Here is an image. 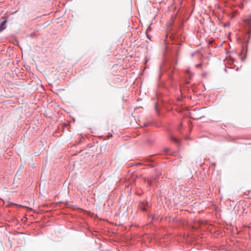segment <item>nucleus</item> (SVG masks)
Wrapping results in <instances>:
<instances>
[{
    "mask_svg": "<svg viewBox=\"0 0 251 251\" xmlns=\"http://www.w3.org/2000/svg\"><path fill=\"white\" fill-rule=\"evenodd\" d=\"M7 20L5 18H1L0 20V32L3 31L6 28V23Z\"/></svg>",
    "mask_w": 251,
    "mask_h": 251,
    "instance_id": "nucleus-1",
    "label": "nucleus"
},
{
    "mask_svg": "<svg viewBox=\"0 0 251 251\" xmlns=\"http://www.w3.org/2000/svg\"><path fill=\"white\" fill-rule=\"evenodd\" d=\"M148 202L147 201H143L141 203V205L140 206V209L143 211H146L147 210L146 206H148Z\"/></svg>",
    "mask_w": 251,
    "mask_h": 251,
    "instance_id": "nucleus-2",
    "label": "nucleus"
},
{
    "mask_svg": "<svg viewBox=\"0 0 251 251\" xmlns=\"http://www.w3.org/2000/svg\"><path fill=\"white\" fill-rule=\"evenodd\" d=\"M171 140L176 142V143H178V141L177 139H176V137H175L174 136H172L171 137Z\"/></svg>",
    "mask_w": 251,
    "mask_h": 251,
    "instance_id": "nucleus-3",
    "label": "nucleus"
},
{
    "mask_svg": "<svg viewBox=\"0 0 251 251\" xmlns=\"http://www.w3.org/2000/svg\"><path fill=\"white\" fill-rule=\"evenodd\" d=\"M148 183L149 185H151L152 183V181L151 179H148Z\"/></svg>",
    "mask_w": 251,
    "mask_h": 251,
    "instance_id": "nucleus-4",
    "label": "nucleus"
},
{
    "mask_svg": "<svg viewBox=\"0 0 251 251\" xmlns=\"http://www.w3.org/2000/svg\"><path fill=\"white\" fill-rule=\"evenodd\" d=\"M191 117H192V118L193 119H199V118H200L201 117H201H194L192 116V115H191Z\"/></svg>",
    "mask_w": 251,
    "mask_h": 251,
    "instance_id": "nucleus-5",
    "label": "nucleus"
},
{
    "mask_svg": "<svg viewBox=\"0 0 251 251\" xmlns=\"http://www.w3.org/2000/svg\"><path fill=\"white\" fill-rule=\"evenodd\" d=\"M185 73L189 75L190 71L188 70L185 71Z\"/></svg>",
    "mask_w": 251,
    "mask_h": 251,
    "instance_id": "nucleus-6",
    "label": "nucleus"
},
{
    "mask_svg": "<svg viewBox=\"0 0 251 251\" xmlns=\"http://www.w3.org/2000/svg\"><path fill=\"white\" fill-rule=\"evenodd\" d=\"M200 66H201V64H199L196 65L197 67H199Z\"/></svg>",
    "mask_w": 251,
    "mask_h": 251,
    "instance_id": "nucleus-7",
    "label": "nucleus"
}]
</instances>
